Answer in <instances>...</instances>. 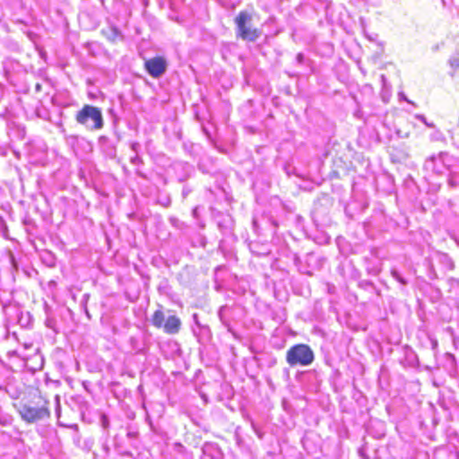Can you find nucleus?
Returning a JSON list of instances; mask_svg holds the SVG:
<instances>
[{
    "label": "nucleus",
    "mask_w": 459,
    "mask_h": 459,
    "mask_svg": "<svg viewBox=\"0 0 459 459\" xmlns=\"http://www.w3.org/2000/svg\"><path fill=\"white\" fill-rule=\"evenodd\" d=\"M130 161L134 165H139L143 163L142 158L138 155V153L134 154V156L131 157Z\"/></svg>",
    "instance_id": "obj_17"
},
{
    "label": "nucleus",
    "mask_w": 459,
    "mask_h": 459,
    "mask_svg": "<svg viewBox=\"0 0 459 459\" xmlns=\"http://www.w3.org/2000/svg\"><path fill=\"white\" fill-rule=\"evenodd\" d=\"M392 275L397 281H399L403 285L407 284V281L396 270L392 271Z\"/></svg>",
    "instance_id": "obj_14"
},
{
    "label": "nucleus",
    "mask_w": 459,
    "mask_h": 459,
    "mask_svg": "<svg viewBox=\"0 0 459 459\" xmlns=\"http://www.w3.org/2000/svg\"><path fill=\"white\" fill-rule=\"evenodd\" d=\"M137 435H138V433L136 431H134V430H129L127 432V437L129 438H135V437H137Z\"/></svg>",
    "instance_id": "obj_23"
},
{
    "label": "nucleus",
    "mask_w": 459,
    "mask_h": 459,
    "mask_svg": "<svg viewBox=\"0 0 459 459\" xmlns=\"http://www.w3.org/2000/svg\"><path fill=\"white\" fill-rule=\"evenodd\" d=\"M425 125H427L429 127H432L433 125L432 124H429L425 118L424 116H419L418 117Z\"/></svg>",
    "instance_id": "obj_25"
},
{
    "label": "nucleus",
    "mask_w": 459,
    "mask_h": 459,
    "mask_svg": "<svg viewBox=\"0 0 459 459\" xmlns=\"http://www.w3.org/2000/svg\"><path fill=\"white\" fill-rule=\"evenodd\" d=\"M9 262L14 271H18V263L12 252H9Z\"/></svg>",
    "instance_id": "obj_16"
},
{
    "label": "nucleus",
    "mask_w": 459,
    "mask_h": 459,
    "mask_svg": "<svg viewBox=\"0 0 459 459\" xmlns=\"http://www.w3.org/2000/svg\"><path fill=\"white\" fill-rule=\"evenodd\" d=\"M42 262L47 264L48 267L56 266V256L51 252H45L41 255Z\"/></svg>",
    "instance_id": "obj_12"
},
{
    "label": "nucleus",
    "mask_w": 459,
    "mask_h": 459,
    "mask_svg": "<svg viewBox=\"0 0 459 459\" xmlns=\"http://www.w3.org/2000/svg\"><path fill=\"white\" fill-rule=\"evenodd\" d=\"M454 157L447 153H440L438 156H432L424 163V169L437 175H441L446 169H449Z\"/></svg>",
    "instance_id": "obj_5"
},
{
    "label": "nucleus",
    "mask_w": 459,
    "mask_h": 459,
    "mask_svg": "<svg viewBox=\"0 0 459 459\" xmlns=\"http://www.w3.org/2000/svg\"><path fill=\"white\" fill-rule=\"evenodd\" d=\"M252 21L253 17L249 13L239 12L235 17L236 34L243 40L255 42L261 37L262 31L253 26Z\"/></svg>",
    "instance_id": "obj_2"
},
{
    "label": "nucleus",
    "mask_w": 459,
    "mask_h": 459,
    "mask_svg": "<svg viewBox=\"0 0 459 459\" xmlns=\"http://www.w3.org/2000/svg\"><path fill=\"white\" fill-rule=\"evenodd\" d=\"M183 195H184V196H186V195H187V191H185V190H184V191H183Z\"/></svg>",
    "instance_id": "obj_27"
},
{
    "label": "nucleus",
    "mask_w": 459,
    "mask_h": 459,
    "mask_svg": "<svg viewBox=\"0 0 459 459\" xmlns=\"http://www.w3.org/2000/svg\"><path fill=\"white\" fill-rule=\"evenodd\" d=\"M194 215H196V209L193 211Z\"/></svg>",
    "instance_id": "obj_28"
},
{
    "label": "nucleus",
    "mask_w": 459,
    "mask_h": 459,
    "mask_svg": "<svg viewBox=\"0 0 459 459\" xmlns=\"http://www.w3.org/2000/svg\"><path fill=\"white\" fill-rule=\"evenodd\" d=\"M232 220L230 215L223 216L221 221H218V227L224 233L231 230Z\"/></svg>",
    "instance_id": "obj_11"
},
{
    "label": "nucleus",
    "mask_w": 459,
    "mask_h": 459,
    "mask_svg": "<svg viewBox=\"0 0 459 459\" xmlns=\"http://www.w3.org/2000/svg\"><path fill=\"white\" fill-rule=\"evenodd\" d=\"M75 119L90 130H100L104 126L101 109L91 105H84L77 112Z\"/></svg>",
    "instance_id": "obj_4"
},
{
    "label": "nucleus",
    "mask_w": 459,
    "mask_h": 459,
    "mask_svg": "<svg viewBox=\"0 0 459 459\" xmlns=\"http://www.w3.org/2000/svg\"><path fill=\"white\" fill-rule=\"evenodd\" d=\"M381 78H382V81H385V75H382Z\"/></svg>",
    "instance_id": "obj_29"
},
{
    "label": "nucleus",
    "mask_w": 459,
    "mask_h": 459,
    "mask_svg": "<svg viewBox=\"0 0 459 459\" xmlns=\"http://www.w3.org/2000/svg\"><path fill=\"white\" fill-rule=\"evenodd\" d=\"M180 326V319L176 316H169L165 321L163 329L169 334H175L178 333Z\"/></svg>",
    "instance_id": "obj_7"
},
{
    "label": "nucleus",
    "mask_w": 459,
    "mask_h": 459,
    "mask_svg": "<svg viewBox=\"0 0 459 459\" xmlns=\"http://www.w3.org/2000/svg\"><path fill=\"white\" fill-rule=\"evenodd\" d=\"M144 68L152 77L160 78L166 73L168 62L163 56H154L145 59Z\"/></svg>",
    "instance_id": "obj_6"
},
{
    "label": "nucleus",
    "mask_w": 459,
    "mask_h": 459,
    "mask_svg": "<svg viewBox=\"0 0 459 459\" xmlns=\"http://www.w3.org/2000/svg\"><path fill=\"white\" fill-rule=\"evenodd\" d=\"M48 401L40 398L39 402L22 404L19 408V414L22 420L31 424L44 420L50 417Z\"/></svg>",
    "instance_id": "obj_1"
},
{
    "label": "nucleus",
    "mask_w": 459,
    "mask_h": 459,
    "mask_svg": "<svg viewBox=\"0 0 459 459\" xmlns=\"http://www.w3.org/2000/svg\"><path fill=\"white\" fill-rule=\"evenodd\" d=\"M448 63L452 69L451 75L454 76L455 73L459 70V53L453 55L449 58Z\"/></svg>",
    "instance_id": "obj_13"
},
{
    "label": "nucleus",
    "mask_w": 459,
    "mask_h": 459,
    "mask_svg": "<svg viewBox=\"0 0 459 459\" xmlns=\"http://www.w3.org/2000/svg\"><path fill=\"white\" fill-rule=\"evenodd\" d=\"M438 262L447 270H454L455 264L452 258L446 253H439L437 255Z\"/></svg>",
    "instance_id": "obj_8"
},
{
    "label": "nucleus",
    "mask_w": 459,
    "mask_h": 459,
    "mask_svg": "<svg viewBox=\"0 0 459 459\" xmlns=\"http://www.w3.org/2000/svg\"><path fill=\"white\" fill-rule=\"evenodd\" d=\"M7 225H6V222L4 221V219L3 217L0 216V233L2 234V236H6L7 234Z\"/></svg>",
    "instance_id": "obj_15"
},
{
    "label": "nucleus",
    "mask_w": 459,
    "mask_h": 459,
    "mask_svg": "<svg viewBox=\"0 0 459 459\" xmlns=\"http://www.w3.org/2000/svg\"><path fill=\"white\" fill-rule=\"evenodd\" d=\"M140 148H141V145H140V143H139L134 142V143H131V149H132V151H133L135 154L139 152Z\"/></svg>",
    "instance_id": "obj_18"
},
{
    "label": "nucleus",
    "mask_w": 459,
    "mask_h": 459,
    "mask_svg": "<svg viewBox=\"0 0 459 459\" xmlns=\"http://www.w3.org/2000/svg\"><path fill=\"white\" fill-rule=\"evenodd\" d=\"M152 324L157 327L161 328L165 324V316L161 310H156L152 317Z\"/></svg>",
    "instance_id": "obj_9"
},
{
    "label": "nucleus",
    "mask_w": 459,
    "mask_h": 459,
    "mask_svg": "<svg viewBox=\"0 0 459 459\" xmlns=\"http://www.w3.org/2000/svg\"><path fill=\"white\" fill-rule=\"evenodd\" d=\"M230 310V307L228 306H222L220 307L218 311V316L221 320V322L230 330V318L228 316V312Z\"/></svg>",
    "instance_id": "obj_10"
},
{
    "label": "nucleus",
    "mask_w": 459,
    "mask_h": 459,
    "mask_svg": "<svg viewBox=\"0 0 459 459\" xmlns=\"http://www.w3.org/2000/svg\"><path fill=\"white\" fill-rule=\"evenodd\" d=\"M58 425L59 426H64V427H66V428H69V429H78V425L77 424H71V425H65L60 421H58Z\"/></svg>",
    "instance_id": "obj_20"
},
{
    "label": "nucleus",
    "mask_w": 459,
    "mask_h": 459,
    "mask_svg": "<svg viewBox=\"0 0 459 459\" xmlns=\"http://www.w3.org/2000/svg\"><path fill=\"white\" fill-rule=\"evenodd\" d=\"M315 360L313 350L305 343H299L291 346L286 351V362L290 367H307Z\"/></svg>",
    "instance_id": "obj_3"
},
{
    "label": "nucleus",
    "mask_w": 459,
    "mask_h": 459,
    "mask_svg": "<svg viewBox=\"0 0 459 459\" xmlns=\"http://www.w3.org/2000/svg\"><path fill=\"white\" fill-rule=\"evenodd\" d=\"M448 185L451 186V187H455L457 186V182L454 177V175H450V178H448Z\"/></svg>",
    "instance_id": "obj_19"
},
{
    "label": "nucleus",
    "mask_w": 459,
    "mask_h": 459,
    "mask_svg": "<svg viewBox=\"0 0 459 459\" xmlns=\"http://www.w3.org/2000/svg\"><path fill=\"white\" fill-rule=\"evenodd\" d=\"M170 203H171V200L170 198L168 196L166 197L162 202H160V204L165 206V207H168L170 205Z\"/></svg>",
    "instance_id": "obj_21"
},
{
    "label": "nucleus",
    "mask_w": 459,
    "mask_h": 459,
    "mask_svg": "<svg viewBox=\"0 0 459 459\" xmlns=\"http://www.w3.org/2000/svg\"><path fill=\"white\" fill-rule=\"evenodd\" d=\"M56 414H57V417H59V414H60V404H59V397L58 396H56Z\"/></svg>",
    "instance_id": "obj_26"
},
{
    "label": "nucleus",
    "mask_w": 459,
    "mask_h": 459,
    "mask_svg": "<svg viewBox=\"0 0 459 459\" xmlns=\"http://www.w3.org/2000/svg\"><path fill=\"white\" fill-rule=\"evenodd\" d=\"M46 325L48 327L54 329V321L50 318H48L46 321Z\"/></svg>",
    "instance_id": "obj_24"
},
{
    "label": "nucleus",
    "mask_w": 459,
    "mask_h": 459,
    "mask_svg": "<svg viewBox=\"0 0 459 459\" xmlns=\"http://www.w3.org/2000/svg\"><path fill=\"white\" fill-rule=\"evenodd\" d=\"M296 61L299 63V64H302L303 61H304V55L302 53H299L296 56Z\"/></svg>",
    "instance_id": "obj_22"
}]
</instances>
